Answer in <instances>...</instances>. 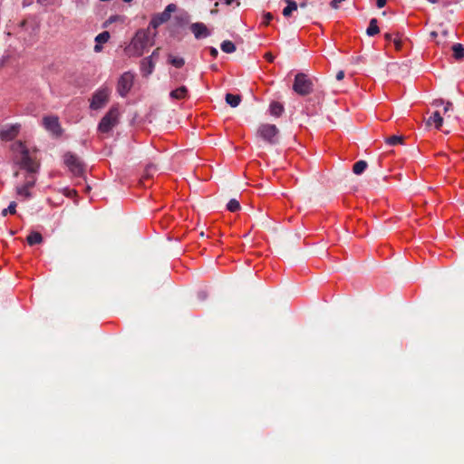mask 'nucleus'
I'll use <instances>...</instances> for the list:
<instances>
[{
    "instance_id": "1",
    "label": "nucleus",
    "mask_w": 464,
    "mask_h": 464,
    "mask_svg": "<svg viewBox=\"0 0 464 464\" xmlns=\"http://www.w3.org/2000/svg\"><path fill=\"white\" fill-rule=\"evenodd\" d=\"M155 34H151L150 29L138 30L129 46V52L135 56H141L144 50L154 44Z\"/></svg>"
},
{
    "instance_id": "2",
    "label": "nucleus",
    "mask_w": 464,
    "mask_h": 464,
    "mask_svg": "<svg viewBox=\"0 0 464 464\" xmlns=\"http://www.w3.org/2000/svg\"><path fill=\"white\" fill-rule=\"evenodd\" d=\"M14 150L20 152V157L16 160V163L20 166V168L27 170L32 174L37 172L39 169V163L30 156L29 150L24 145V143L18 141L14 145Z\"/></svg>"
},
{
    "instance_id": "3",
    "label": "nucleus",
    "mask_w": 464,
    "mask_h": 464,
    "mask_svg": "<svg viewBox=\"0 0 464 464\" xmlns=\"http://www.w3.org/2000/svg\"><path fill=\"white\" fill-rule=\"evenodd\" d=\"M293 90L300 96H306L314 92L313 80L304 72H298L295 76Z\"/></svg>"
},
{
    "instance_id": "4",
    "label": "nucleus",
    "mask_w": 464,
    "mask_h": 464,
    "mask_svg": "<svg viewBox=\"0 0 464 464\" xmlns=\"http://www.w3.org/2000/svg\"><path fill=\"white\" fill-rule=\"evenodd\" d=\"M279 130L275 124H260L256 130V137L262 139L270 145H276L279 142Z\"/></svg>"
},
{
    "instance_id": "5",
    "label": "nucleus",
    "mask_w": 464,
    "mask_h": 464,
    "mask_svg": "<svg viewBox=\"0 0 464 464\" xmlns=\"http://www.w3.org/2000/svg\"><path fill=\"white\" fill-rule=\"evenodd\" d=\"M119 111L115 107H111L109 111L102 118L98 130L102 133L109 132L113 127L118 124Z\"/></svg>"
},
{
    "instance_id": "6",
    "label": "nucleus",
    "mask_w": 464,
    "mask_h": 464,
    "mask_svg": "<svg viewBox=\"0 0 464 464\" xmlns=\"http://www.w3.org/2000/svg\"><path fill=\"white\" fill-rule=\"evenodd\" d=\"M63 161L74 176L80 177L84 173V164L77 155L72 152H67L63 156Z\"/></svg>"
},
{
    "instance_id": "7",
    "label": "nucleus",
    "mask_w": 464,
    "mask_h": 464,
    "mask_svg": "<svg viewBox=\"0 0 464 464\" xmlns=\"http://www.w3.org/2000/svg\"><path fill=\"white\" fill-rule=\"evenodd\" d=\"M111 91L108 87L98 89L91 99L90 108L92 110H100L103 108L109 102Z\"/></svg>"
},
{
    "instance_id": "8",
    "label": "nucleus",
    "mask_w": 464,
    "mask_h": 464,
    "mask_svg": "<svg viewBox=\"0 0 464 464\" xmlns=\"http://www.w3.org/2000/svg\"><path fill=\"white\" fill-rule=\"evenodd\" d=\"M177 5L175 4H169L166 6L163 12L155 14L150 22V26L154 29L159 27L160 24L168 22L170 19L171 13L175 12Z\"/></svg>"
},
{
    "instance_id": "9",
    "label": "nucleus",
    "mask_w": 464,
    "mask_h": 464,
    "mask_svg": "<svg viewBox=\"0 0 464 464\" xmlns=\"http://www.w3.org/2000/svg\"><path fill=\"white\" fill-rule=\"evenodd\" d=\"M134 76L130 72H124L119 79L117 92L121 97H125L133 85Z\"/></svg>"
},
{
    "instance_id": "10",
    "label": "nucleus",
    "mask_w": 464,
    "mask_h": 464,
    "mask_svg": "<svg viewBox=\"0 0 464 464\" xmlns=\"http://www.w3.org/2000/svg\"><path fill=\"white\" fill-rule=\"evenodd\" d=\"M43 125L48 131L56 137L62 134V128L59 122V119L56 116L44 117Z\"/></svg>"
},
{
    "instance_id": "11",
    "label": "nucleus",
    "mask_w": 464,
    "mask_h": 464,
    "mask_svg": "<svg viewBox=\"0 0 464 464\" xmlns=\"http://www.w3.org/2000/svg\"><path fill=\"white\" fill-rule=\"evenodd\" d=\"M19 130V124L3 127L0 129V139L2 140H12L18 135Z\"/></svg>"
},
{
    "instance_id": "12",
    "label": "nucleus",
    "mask_w": 464,
    "mask_h": 464,
    "mask_svg": "<svg viewBox=\"0 0 464 464\" xmlns=\"http://www.w3.org/2000/svg\"><path fill=\"white\" fill-rule=\"evenodd\" d=\"M190 30L193 33L195 38L200 39L209 35L208 27L203 23H194L190 25Z\"/></svg>"
},
{
    "instance_id": "13",
    "label": "nucleus",
    "mask_w": 464,
    "mask_h": 464,
    "mask_svg": "<svg viewBox=\"0 0 464 464\" xmlns=\"http://www.w3.org/2000/svg\"><path fill=\"white\" fill-rule=\"evenodd\" d=\"M169 97L173 100H185L188 97V90L182 85L169 92Z\"/></svg>"
},
{
    "instance_id": "14",
    "label": "nucleus",
    "mask_w": 464,
    "mask_h": 464,
    "mask_svg": "<svg viewBox=\"0 0 464 464\" xmlns=\"http://www.w3.org/2000/svg\"><path fill=\"white\" fill-rule=\"evenodd\" d=\"M155 64L151 57H146L141 61L140 69L144 76H148L152 73Z\"/></svg>"
},
{
    "instance_id": "15",
    "label": "nucleus",
    "mask_w": 464,
    "mask_h": 464,
    "mask_svg": "<svg viewBox=\"0 0 464 464\" xmlns=\"http://www.w3.org/2000/svg\"><path fill=\"white\" fill-rule=\"evenodd\" d=\"M434 124L437 130H440L443 124V118L439 111H435L432 115L427 120V125Z\"/></svg>"
},
{
    "instance_id": "16",
    "label": "nucleus",
    "mask_w": 464,
    "mask_h": 464,
    "mask_svg": "<svg viewBox=\"0 0 464 464\" xmlns=\"http://www.w3.org/2000/svg\"><path fill=\"white\" fill-rule=\"evenodd\" d=\"M284 111L283 104L278 102H273L269 106L270 114L276 117L281 116Z\"/></svg>"
},
{
    "instance_id": "17",
    "label": "nucleus",
    "mask_w": 464,
    "mask_h": 464,
    "mask_svg": "<svg viewBox=\"0 0 464 464\" xmlns=\"http://www.w3.org/2000/svg\"><path fill=\"white\" fill-rule=\"evenodd\" d=\"M287 5L283 9V15L289 17L294 11H296L298 5L294 0H285Z\"/></svg>"
},
{
    "instance_id": "18",
    "label": "nucleus",
    "mask_w": 464,
    "mask_h": 464,
    "mask_svg": "<svg viewBox=\"0 0 464 464\" xmlns=\"http://www.w3.org/2000/svg\"><path fill=\"white\" fill-rule=\"evenodd\" d=\"M451 49L455 60L461 61L464 59V46L461 44H454Z\"/></svg>"
},
{
    "instance_id": "19",
    "label": "nucleus",
    "mask_w": 464,
    "mask_h": 464,
    "mask_svg": "<svg viewBox=\"0 0 464 464\" xmlns=\"http://www.w3.org/2000/svg\"><path fill=\"white\" fill-rule=\"evenodd\" d=\"M225 99L232 108L237 107L241 102V96L238 94L227 93Z\"/></svg>"
},
{
    "instance_id": "20",
    "label": "nucleus",
    "mask_w": 464,
    "mask_h": 464,
    "mask_svg": "<svg viewBox=\"0 0 464 464\" xmlns=\"http://www.w3.org/2000/svg\"><path fill=\"white\" fill-rule=\"evenodd\" d=\"M26 241L30 246L41 244L43 242V237L39 232L33 231L26 237Z\"/></svg>"
},
{
    "instance_id": "21",
    "label": "nucleus",
    "mask_w": 464,
    "mask_h": 464,
    "mask_svg": "<svg viewBox=\"0 0 464 464\" xmlns=\"http://www.w3.org/2000/svg\"><path fill=\"white\" fill-rule=\"evenodd\" d=\"M377 24H378V22H377L376 18H372L370 20L369 26L366 30L367 35L373 36V35L379 34L380 28Z\"/></svg>"
},
{
    "instance_id": "22",
    "label": "nucleus",
    "mask_w": 464,
    "mask_h": 464,
    "mask_svg": "<svg viewBox=\"0 0 464 464\" xmlns=\"http://www.w3.org/2000/svg\"><path fill=\"white\" fill-rule=\"evenodd\" d=\"M220 47L226 53H232L236 51L235 44L229 40L223 41Z\"/></svg>"
},
{
    "instance_id": "23",
    "label": "nucleus",
    "mask_w": 464,
    "mask_h": 464,
    "mask_svg": "<svg viewBox=\"0 0 464 464\" xmlns=\"http://www.w3.org/2000/svg\"><path fill=\"white\" fill-rule=\"evenodd\" d=\"M367 168V162L365 160H359L353 164V171L356 175L362 174Z\"/></svg>"
},
{
    "instance_id": "24",
    "label": "nucleus",
    "mask_w": 464,
    "mask_h": 464,
    "mask_svg": "<svg viewBox=\"0 0 464 464\" xmlns=\"http://www.w3.org/2000/svg\"><path fill=\"white\" fill-rule=\"evenodd\" d=\"M308 5H311L313 7H321L323 5L322 0H304V2L300 3L299 7L300 8H306Z\"/></svg>"
},
{
    "instance_id": "25",
    "label": "nucleus",
    "mask_w": 464,
    "mask_h": 464,
    "mask_svg": "<svg viewBox=\"0 0 464 464\" xmlns=\"http://www.w3.org/2000/svg\"><path fill=\"white\" fill-rule=\"evenodd\" d=\"M16 202L12 201L6 208L2 210V217H6L8 214L14 215L16 213Z\"/></svg>"
},
{
    "instance_id": "26",
    "label": "nucleus",
    "mask_w": 464,
    "mask_h": 464,
    "mask_svg": "<svg viewBox=\"0 0 464 464\" xmlns=\"http://www.w3.org/2000/svg\"><path fill=\"white\" fill-rule=\"evenodd\" d=\"M156 166L153 165V164H149L146 169H145V172L142 176V179H141V182L144 183V181L146 179H149L152 177V173L156 170Z\"/></svg>"
},
{
    "instance_id": "27",
    "label": "nucleus",
    "mask_w": 464,
    "mask_h": 464,
    "mask_svg": "<svg viewBox=\"0 0 464 464\" xmlns=\"http://www.w3.org/2000/svg\"><path fill=\"white\" fill-rule=\"evenodd\" d=\"M386 143L389 144L390 146H396L398 144H401L402 143L403 141V136H397V135H393V136H391V137H388L386 140H385Z\"/></svg>"
},
{
    "instance_id": "28",
    "label": "nucleus",
    "mask_w": 464,
    "mask_h": 464,
    "mask_svg": "<svg viewBox=\"0 0 464 464\" xmlns=\"http://www.w3.org/2000/svg\"><path fill=\"white\" fill-rule=\"evenodd\" d=\"M169 62L171 65L175 66L176 68H181L185 64V61L181 57H175L172 55H169Z\"/></svg>"
},
{
    "instance_id": "29",
    "label": "nucleus",
    "mask_w": 464,
    "mask_h": 464,
    "mask_svg": "<svg viewBox=\"0 0 464 464\" xmlns=\"http://www.w3.org/2000/svg\"><path fill=\"white\" fill-rule=\"evenodd\" d=\"M16 194L19 197L23 198L24 199L30 198L32 196L30 190H28L26 188H24L22 186L16 187Z\"/></svg>"
},
{
    "instance_id": "30",
    "label": "nucleus",
    "mask_w": 464,
    "mask_h": 464,
    "mask_svg": "<svg viewBox=\"0 0 464 464\" xmlns=\"http://www.w3.org/2000/svg\"><path fill=\"white\" fill-rule=\"evenodd\" d=\"M227 210H229L230 212H237V210L240 209V204H239V201L237 200L236 198H232L228 201L227 205Z\"/></svg>"
},
{
    "instance_id": "31",
    "label": "nucleus",
    "mask_w": 464,
    "mask_h": 464,
    "mask_svg": "<svg viewBox=\"0 0 464 464\" xmlns=\"http://www.w3.org/2000/svg\"><path fill=\"white\" fill-rule=\"evenodd\" d=\"M109 39H110V33L107 31H104V32L99 34L95 37V42L98 44H105L109 41Z\"/></svg>"
},
{
    "instance_id": "32",
    "label": "nucleus",
    "mask_w": 464,
    "mask_h": 464,
    "mask_svg": "<svg viewBox=\"0 0 464 464\" xmlns=\"http://www.w3.org/2000/svg\"><path fill=\"white\" fill-rule=\"evenodd\" d=\"M443 104H445L444 113H447L448 111L452 110V106L453 105H452V102H447L445 103L442 99H439V100H435L434 102H433V105H435V106H440V105H443Z\"/></svg>"
},
{
    "instance_id": "33",
    "label": "nucleus",
    "mask_w": 464,
    "mask_h": 464,
    "mask_svg": "<svg viewBox=\"0 0 464 464\" xmlns=\"http://www.w3.org/2000/svg\"><path fill=\"white\" fill-rule=\"evenodd\" d=\"M35 184V179L34 177H30L22 187L26 188L30 190Z\"/></svg>"
},
{
    "instance_id": "34",
    "label": "nucleus",
    "mask_w": 464,
    "mask_h": 464,
    "mask_svg": "<svg viewBox=\"0 0 464 464\" xmlns=\"http://www.w3.org/2000/svg\"><path fill=\"white\" fill-rule=\"evenodd\" d=\"M272 19H273V14H272L271 13H266V14H264V22H263V23H264L266 25H267V24L270 23V21H271Z\"/></svg>"
},
{
    "instance_id": "35",
    "label": "nucleus",
    "mask_w": 464,
    "mask_h": 464,
    "mask_svg": "<svg viewBox=\"0 0 464 464\" xmlns=\"http://www.w3.org/2000/svg\"><path fill=\"white\" fill-rule=\"evenodd\" d=\"M393 44H394V46L396 48V50H401V46H402V42L400 38H394L392 40Z\"/></svg>"
},
{
    "instance_id": "36",
    "label": "nucleus",
    "mask_w": 464,
    "mask_h": 464,
    "mask_svg": "<svg viewBox=\"0 0 464 464\" xmlns=\"http://www.w3.org/2000/svg\"><path fill=\"white\" fill-rule=\"evenodd\" d=\"M264 57L269 63H273L275 60V56L271 53H266Z\"/></svg>"
},
{
    "instance_id": "37",
    "label": "nucleus",
    "mask_w": 464,
    "mask_h": 464,
    "mask_svg": "<svg viewBox=\"0 0 464 464\" xmlns=\"http://www.w3.org/2000/svg\"><path fill=\"white\" fill-rule=\"evenodd\" d=\"M209 53H210L211 56H213L214 58H216L218 54V51L215 47H210Z\"/></svg>"
},
{
    "instance_id": "38",
    "label": "nucleus",
    "mask_w": 464,
    "mask_h": 464,
    "mask_svg": "<svg viewBox=\"0 0 464 464\" xmlns=\"http://www.w3.org/2000/svg\"><path fill=\"white\" fill-rule=\"evenodd\" d=\"M386 0H376V5L378 8H382L386 5Z\"/></svg>"
},
{
    "instance_id": "39",
    "label": "nucleus",
    "mask_w": 464,
    "mask_h": 464,
    "mask_svg": "<svg viewBox=\"0 0 464 464\" xmlns=\"http://www.w3.org/2000/svg\"><path fill=\"white\" fill-rule=\"evenodd\" d=\"M159 55H160V48H156L152 52V53H151V55L150 57H151V59L153 60V58H157V57H159Z\"/></svg>"
},
{
    "instance_id": "40",
    "label": "nucleus",
    "mask_w": 464,
    "mask_h": 464,
    "mask_svg": "<svg viewBox=\"0 0 464 464\" xmlns=\"http://www.w3.org/2000/svg\"><path fill=\"white\" fill-rule=\"evenodd\" d=\"M344 78V72L343 71H339L337 73H336V80L337 81H341Z\"/></svg>"
},
{
    "instance_id": "41",
    "label": "nucleus",
    "mask_w": 464,
    "mask_h": 464,
    "mask_svg": "<svg viewBox=\"0 0 464 464\" xmlns=\"http://www.w3.org/2000/svg\"><path fill=\"white\" fill-rule=\"evenodd\" d=\"M37 3L42 5H49L51 2L50 0H37Z\"/></svg>"
},
{
    "instance_id": "42",
    "label": "nucleus",
    "mask_w": 464,
    "mask_h": 464,
    "mask_svg": "<svg viewBox=\"0 0 464 464\" xmlns=\"http://www.w3.org/2000/svg\"><path fill=\"white\" fill-rule=\"evenodd\" d=\"M101 44H98V43L95 44V46H94V52L99 53V52H101V51H102V45H101Z\"/></svg>"
},
{
    "instance_id": "43",
    "label": "nucleus",
    "mask_w": 464,
    "mask_h": 464,
    "mask_svg": "<svg viewBox=\"0 0 464 464\" xmlns=\"http://www.w3.org/2000/svg\"><path fill=\"white\" fill-rule=\"evenodd\" d=\"M384 38H385V40H387V41H392V40H393V38H392V34H390V33H386V34H384Z\"/></svg>"
},
{
    "instance_id": "44",
    "label": "nucleus",
    "mask_w": 464,
    "mask_h": 464,
    "mask_svg": "<svg viewBox=\"0 0 464 464\" xmlns=\"http://www.w3.org/2000/svg\"><path fill=\"white\" fill-rule=\"evenodd\" d=\"M437 35H438V34H437V32H435V31H432V32L430 33V36H431L432 38L437 37Z\"/></svg>"
},
{
    "instance_id": "45",
    "label": "nucleus",
    "mask_w": 464,
    "mask_h": 464,
    "mask_svg": "<svg viewBox=\"0 0 464 464\" xmlns=\"http://www.w3.org/2000/svg\"><path fill=\"white\" fill-rule=\"evenodd\" d=\"M227 5H231L234 0H224Z\"/></svg>"
},
{
    "instance_id": "46",
    "label": "nucleus",
    "mask_w": 464,
    "mask_h": 464,
    "mask_svg": "<svg viewBox=\"0 0 464 464\" xmlns=\"http://www.w3.org/2000/svg\"><path fill=\"white\" fill-rule=\"evenodd\" d=\"M442 34H443L444 36H447V35H448V31H447V30L442 31Z\"/></svg>"
},
{
    "instance_id": "47",
    "label": "nucleus",
    "mask_w": 464,
    "mask_h": 464,
    "mask_svg": "<svg viewBox=\"0 0 464 464\" xmlns=\"http://www.w3.org/2000/svg\"><path fill=\"white\" fill-rule=\"evenodd\" d=\"M122 1H123V2H125V3H130V2H131L132 0H122Z\"/></svg>"
}]
</instances>
